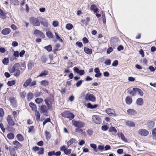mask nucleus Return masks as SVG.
<instances>
[{
  "instance_id": "1",
  "label": "nucleus",
  "mask_w": 156,
  "mask_h": 156,
  "mask_svg": "<svg viewBox=\"0 0 156 156\" xmlns=\"http://www.w3.org/2000/svg\"><path fill=\"white\" fill-rule=\"evenodd\" d=\"M30 23L34 26H39L40 23L39 21L37 18L32 17L30 19Z\"/></svg>"
},
{
  "instance_id": "2",
  "label": "nucleus",
  "mask_w": 156,
  "mask_h": 156,
  "mask_svg": "<svg viewBox=\"0 0 156 156\" xmlns=\"http://www.w3.org/2000/svg\"><path fill=\"white\" fill-rule=\"evenodd\" d=\"M62 115L64 117L67 118L71 120L74 117V115L69 112H65L62 113Z\"/></svg>"
},
{
  "instance_id": "3",
  "label": "nucleus",
  "mask_w": 156,
  "mask_h": 156,
  "mask_svg": "<svg viewBox=\"0 0 156 156\" xmlns=\"http://www.w3.org/2000/svg\"><path fill=\"white\" fill-rule=\"evenodd\" d=\"M92 120L93 122L97 124H99L101 122L100 117L97 115H93L92 117Z\"/></svg>"
},
{
  "instance_id": "4",
  "label": "nucleus",
  "mask_w": 156,
  "mask_h": 156,
  "mask_svg": "<svg viewBox=\"0 0 156 156\" xmlns=\"http://www.w3.org/2000/svg\"><path fill=\"white\" fill-rule=\"evenodd\" d=\"M72 122L74 126L79 128L82 127L85 125L84 123L81 121H76L73 120Z\"/></svg>"
},
{
  "instance_id": "5",
  "label": "nucleus",
  "mask_w": 156,
  "mask_h": 156,
  "mask_svg": "<svg viewBox=\"0 0 156 156\" xmlns=\"http://www.w3.org/2000/svg\"><path fill=\"white\" fill-rule=\"evenodd\" d=\"M95 97L93 94H89L88 93L85 95V100L86 101H90L94 102L95 101Z\"/></svg>"
},
{
  "instance_id": "6",
  "label": "nucleus",
  "mask_w": 156,
  "mask_h": 156,
  "mask_svg": "<svg viewBox=\"0 0 156 156\" xmlns=\"http://www.w3.org/2000/svg\"><path fill=\"white\" fill-rule=\"evenodd\" d=\"M105 111L106 112L111 116H116L117 115L114 110L112 109L108 108L106 109Z\"/></svg>"
},
{
  "instance_id": "7",
  "label": "nucleus",
  "mask_w": 156,
  "mask_h": 156,
  "mask_svg": "<svg viewBox=\"0 0 156 156\" xmlns=\"http://www.w3.org/2000/svg\"><path fill=\"white\" fill-rule=\"evenodd\" d=\"M60 149L61 151H63L64 153L66 155L69 154L71 152V149H68L66 148V147L64 145L61 147Z\"/></svg>"
},
{
  "instance_id": "8",
  "label": "nucleus",
  "mask_w": 156,
  "mask_h": 156,
  "mask_svg": "<svg viewBox=\"0 0 156 156\" xmlns=\"http://www.w3.org/2000/svg\"><path fill=\"white\" fill-rule=\"evenodd\" d=\"M40 110V112L41 113L44 114V115L46 116H48V115H47L48 109L45 105H42L41 106Z\"/></svg>"
},
{
  "instance_id": "9",
  "label": "nucleus",
  "mask_w": 156,
  "mask_h": 156,
  "mask_svg": "<svg viewBox=\"0 0 156 156\" xmlns=\"http://www.w3.org/2000/svg\"><path fill=\"white\" fill-rule=\"evenodd\" d=\"M7 121L9 125L11 126L14 125L15 122L13 120L12 117L10 115H8L6 118Z\"/></svg>"
},
{
  "instance_id": "10",
  "label": "nucleus",
  "mask_w": 156,
  "mask_h": 156,
  "mask_svg": "<svg viewBox=\"0 0 156 156\" xmlns=\"http://www.w3.org/2000/svg\"><path fill=\"white\" fill-rule=\"evenodd\" d=\"M139 134L143 136H146L149 134V132L146 129H140L138 130Z\"/></svg>"
},
{
  "instance_id": "11",
  "label": "nucleus",
  "mask_w": 156,
  "mask_h": 156,
  "mask_svg": "<svg viewBox=\"0 0 156 156\" xmlns=\"http://www.w3.org/2000/svg\"><path fill=\"white\" fill-rule=\"evenodd\" d=\"M34 34L36 36H40L42 38H44V36L42 32L37 30L36 29L35 30Z\"/></svg>"
},
{
  "instance_id": "12",
  "label": "nucleus",
  "mask_w": 156,
  "mask_h": 156,
  "mask_svg": "<svg viewBox=\"0 0 156 156\" xmlns=\"http://www.w3.org/2000/svg\"><path fill=\"white\" fill-rule=\"evenodd\" d=\"M40 23L43 26L45 27H47L48 26V23L47 20L45 19H44L42 18H40Z\"/></svg>"
},
{
  "instance_id": "13",
  "label": "nucleus",
  "mask_w": 156,
  "mask_h": 156,
  "mask_svg": "<svg viewBox=\"0 0 156 156\" xmlns=\"http://www.w3.org/2000/svg\"><path fill=\"white\" fill-rule=\"evenodd\" d=\"M11 32V30L9 28H6L3 29L1 32V33L4 35L9 34Z\"/></svg>"
},
{
  "instance_id": "14",
  "label": "nucleus",
  "mask_w": 156,
  "mask_h": 156,
  "mask_svg": "<svg viewBox=\"0 0 156 156\" xmlns=\"http://www.w3.org/2000/svg\"><path fill=\"white\" fill-rule=\"evenodd\" d=\"M32 79L31 78H29L27 79L24 83L23 84V87H26L28 86H30V85Z\"/></svg>"
},
{
  "instance_id": "15",
  "label": "nucleus",
  "mask_w": 156,
  "mask_h": 156,
  "mask_svg": "<svg viewBox=\"0 0 156 156\" xmlns=\"http://www.w3.org/2000/svg\"><path fill=\"white\" fill-rule=\"evenodd\" d=\"M128 114L131 115H134L136 114V111L133 109H129L127 110Z\"/></svg>"
},
{
  "instance_id": "16",
  "label": "nucleus",
  "mask_w": 156,
  "mask_h": 156,
  "mask_svg": "<svg viewBox=\"0 0 156 156\" xmlns=\"http://www.w3.org/2000/svg\"><path fill=\"white\" fill-rule=\"evenodd\" d=\"M29 105L30 107L32 108V110L34 111H36L37 107L36 105L32 102H30L29 104Z\"/></svg>"
},
{
  "instance_id": "17",
  "label": "nucleus",
  "mask_w": 156,
  "mask_h": 156,
  "mask_svg": "<svg viewBox=\"0 0 156 156\" xmlns=\"http://www.w3.org/2000/svg\"><path fill=\"white\" fill-rule=\"evenodd\" d=\"M126 124L127 126L129 127H134L135 125V123L131 121H128L126 122Z\"/></svg>"
},
{
  "instance_id": "18",
  "label": "nucleus",
  "mask_w": 156,
  "mask_h": 156,
  "mask_svg": "<svg viewBox=\"0 0 156 156\" xmlns=\"http://www.w3.org/2000/svg\"><path fill=\"white\" fill-rule=\"evenodd\" d=\"M85 52L89 55H91L92 53V49L87 47H85L84 49Z\"/></svg>"
},
{
  "instance_id": "19",
  "label": "nucleus",
  "mask_w": 156,
  "mask_h": 156,
  "mask_svg": "<svg viewBox=\"0 0 156 156\" xmlns=\"http://www.w3.org/2000/svg\"><path fill=\"white\" fill-rule=\"evenodd\" d=\"M90 9L91 10H93L94 13H97L98 12V9L97 7L94 4H93L91 5Z\"/></svg>"
},
{
  "instance_id": "20",
  "label": "nucleus",
  "mask_w": 156,
  "mask_h": 156,
  "mask_svg": "<svg viewBox=\"0 0 156 156\" xmlns=\"http://www.w3.org/2000/svg\"><path fill=\"white\" fill-rule=\"evenodd\" d=\"M125 100L126 103L128 105H130L132 103V99L129 96H128L126 97Z\"/></svg>"
},
{
  "instance_id": "21",
  "label": "nucleus",
  "mask_w": 156,
  "mask_h": 156,
  "mask_svg": "<svg viewBox=\"0 0 156 156\" xmlns=\"http://www.w3.org/2000/svg\"><path fill=\"white\" fill-rule=\"evenodd\" d=\"M48 71L45 70L41 73L39 75L38 77H44L46 76V75H48Z\"/></svg>"
},
{
  "instance_id": "22",
  "label": "nucleus",
  "mask_w": 156,
  "mask_h": 156,
  "mask_svg": "<svg viewBox=\"0 0 156 156\" xmlns=\"http://www.w3.org/2000/svg\"><path fill=\"white\" fill-rule=\"evenodd\" d=\"M41 85L44 87L47 86L49 84V82L46 80H42L40 82Z\"/></svg>"
},
{
  "instance_id": "23",
  "label": "nucleus",
  "mask_w": 156,
  "mask_h": 156,
  "mask_svg": "<svg viewBox=\"0 0 156 156\" xmlns=\"http://www.w3.org/2000/svg\"><path fill=\"white\" fill-rule=\"evenodd\" d=\"M41 59L42 62L43 63H45L47 61L48 57L47 56L43 55L41 57Z\"/></svg>"
},
{
  "instance_id": "24",
  "label": "nucleus",
  "mask_w": 156,
  "mask_h": 156,
  "mask_svg": "<svg viewBox=\"0 0 156 156\" xmlns=\"http://www.w3.org/2000/svg\"><path fill=\"white\" fill-rule=\"evenodd\" d=\"M136 103L138 105H141L143 103V100L142 98H138L136 101Z\"/></svg>"
},
{
  "instance_id": "25",
  "label": "nucleus",
  "mask_w": 156,
  "mask_h": 156,
  "mask_svg": "<svg viewBox=\"0 0 156 156\" xmlns=\"http://www.w3.org/2000/svg\"><path fill=\"white\" fill-rule=\"evenodd\" d=\"M136 89V88H133V90L128 93L133 96H134L136 94V90L135 89Z\"/></svg>"
},
{
  "instance_id": "26",
  "label": "nucleus",
  "mask_w": 156,
  "mask_h": 156,
  "mask_svg": "<svg viewBox=\"0 0 156 156\" xmlns=\"http://www.w3.org/2000/svg\"><path fill=\"white\" fill-rule=\"evenodd\" d=\"M16 138L17 140L20 141H22L24 140L23 136L20 134H17Z\"/></svg>"
},
{
  "instance_id": "27",
  "label": "nucleus",
  "mask_w": 156,
  "mask_h": 156,
  "mask_svg": "<svg viewBox=\"0 0 156 156\" xmlns=\"http://www.w3.org/2000/svg\"><path fill=\"white\" fill-rule=\"evenodd\" d=\"M12 144L16 146V147L18 148H20L22 147L21 144L17 140H15L13 142Z\"/></svg>"
},
{
  "instance_id": "28",
  "label": "nucleus",
  "mask_w": 156,
  "mask_h": 156,
  "mask_svg": "<svg viewBox=\"0 0 156 156\" xmlns=\"http://www.w3.org/2000/svg\"><path fill=\"white\" fill-rule=\"evenodd\" d=\"M98 107V105H92L90 103H88L87 104V107L88 108L91 109H94Z\"/></svg>"
},
{
  "instance_id": "29",
  "label": "nucleus",
  "mask_w": 156,
  "mask_h": 156,
  "mask_svg": "<svg viewBox=\"0 0 156 156\" xmlns=\"http://www.w3.org/2000/svg\"><path fill=\"white\" fill-rule=\"evenodd\" d=\"M135 89L136 90V93L140 96H142L143 95V92L140 89L138 88H136Z\"/></svg>"
},
{
  "instance_id": "30",
  "label": "nucleus",
  "mask_w": 156,
  "mask_h": 156,
  "mask_svg": "<svg viewBox=\"0 0 156 156\" xmlns=\"http://www.w3.org/2000/svg\"><path fill=\"white\" fill-rule=\"evenodd\" d=\"M118 136L119 137L121 138V139L124 141H126V139L125 138L124 134L122 133H119L118 134Z\"/></svg>"
},
{
  "instance_id": "31",
  "label": "nucleus",
  "mask_w": 156,
  "mask_h": 156,
  "mask_svg": "<svg viewBox=\"0 0 156 156\" xmlns=\"http://www.w3.org/2000/svg\"><path fill=\"white\" fill-rule=\"evenodd\" d=\"M7 137L9 140H12L14 138V136L12 133H9L7 136Z\"/></svg>"
},
{
  "instance_id": "32",
  "label": "nucleus",
  "mask_w": 156,
  "mask_h": 156,
  "mask_svg": "<svg viewBox=\"0 0 156 156\" xmlns=\"http://www.w3.org/2000/svg\"><path fill=\"white\" fill-rule=\"evenodd\" d=\"M154 126V122L153 121L150 122L148 124V126L150 129L152 128Z\"/></svg>"
},
{
  "instance_id": "33",
  "label": "nucleus",
  "mask_w": 156,
  "mask_h": 156,
  "mask_svg": "<svg viewBox=\"0 0 156 156\" xmlns=\"http://www.w3.org/2000/svg\"><path fill=\"white\" fill-rule=\"evenodd\" d=\"M35 112V114L36 120L38 121L40 119L41 114L39 112L37 111V110H36V111Z\"/></svg>"
},
{
  "instance_id": "34",
  "label": "nucleus",
  "mask_w": 156,
  "mask_h": 156,
  "mask_svg": "<svg viewBox=\"0 0 156 156\" xmlns=\"http://www.w3.org/2000/svg\"><path fill=\"white\" fill-rule=\"evenodd\" d=\"M33 95L30 92L28 93L27 95V99L28 101H30L31 99H32L33 98Z\"/></svg>"
},
{
  "instance_id": "35",
  "label": "nucleus",
  "mask_w": 156,
  "mask_h": 156,
  "mask_svg": "<svg viewBox=\"0 0 156 156\" xmlns=\"http://www.w3.org/2000/svg\"><path fill=\"white\" fill-rule=\"evenodd\" d=\"M46 35L49 38H51L53 37V34L50 31H48L46 33Z\"/></svg>"
},
{
  "instance_id": "36",
  "label": "nucleus",
  "mask_w": 156,
  "mask_h": 156,
  "mask_svg": "<svg viewBox=\"0 0 156 156\" xmlns=\"http://www.w3.org/2000/svg\"><path fill=\"white\" fill-rule=\"evenodd\" d=\"M43 101V99L41 98H37L35 99V102L38 104L42 102Z\"/></svg>"
},
{
  "instance_id": "37",
  "label": "nucleus",
  "mask_w": 156,
  "mask_h": 156,
  "mask_svg": "<svg viewBox=\"0 0 156 156\" xmlns=\"http://www.w3.org/2000/svg\"><path fill=\"white\" fill-rule=\"evenodd\" d=\"M44 49L47 50L48 51L50 52L52 50V47L51 45H49L45 47Z\"/></svg>"
},
{
  "instance_id": "38",
  "label": "nucleus",
  "mask_w": 156,
  "mask_h": 156,
  "mask_svg": "<svg viewBox=\"0 0 156 156\" xmlns=\"http://www.w3.org/2000/svg\"><path fill=\"white\" fill-rule=\"evenodd\" d=\"M75 140L74 139L72 138L67 142V145L69 146L71 145L75 141Z\"/></svg>"
},
{
  "instance_id": "39",
  "label": "nucleus",
  "mask_w": 156,
  "mask_h": 156,
  "mask_svg": "<svg viewBox=\"0 0 156 156\" xmlns=\"http://www.w3.org/2000/svg\"><path fill=\"white\" fill-rule=\"evenodd\" d=\"M73 27V25L70 23L67 24L66 26V28L68 30H71Z\"/></svg>"
},
{
  "instance_id": "40",
  "label": "nucleus",
  "mask_w": 156,
  "mask_h": 156,
  "mask_svg": "<svg viewBox=\"0 0 156 156\" xmlns=\"http://www.w3.org/2000/svg\"><path fill=\"white\" fill-rule=\"evenodd\" d=\"M15 83V80H12V81H8L7 83V84L9 86H11L14 85Z\"/></svg>"
},
{
  "instance_id": "41",
  "label": "nucleus",
  "mask_w": 156,
  "mask_h": 156,
  "mask_svg": "<svg viewBox=\"0 0 156 156\" xmlns=\"http://www.w3.org/2000/svg\"><path fill=\"white\" fill-rule=\"evenodd\" d=\"M109 132H112V131H114L115 133H116L117 132V130L115 129V128L114 127H111L109 129Z\"/></svg>"
},
{
  "instance_id": "42",
  "label": "nucleus",
  "mask_w": 156,
  "mask_h": 156,
  "mask_svg": "<svg viewBox=\"0 0 156 156\" xmlns=\"http://www.w3.org/2000/svg\"><path fill=\"white\" fill-rule=\"evenodd\" d=\"M15 98L14 97H10L9 98V101L12 104H14L16 102Z\"/></svg>"
},
{
  "instance_id": "43",
  "label": "nucleus",
  "mask_w": 156,
  "mask_h": 156,
  "mask_svg": "<svg viewBox=\"0 0 156 156\" xmlns=\"http://www.w3.org/2000/svg\"><path fill=\"white\" fill-rule=\"evenodd\" d=\"M34 65V64L33 62L29 63L28 64V69H29L31 70L33 66Z\"/></svg>"
},
{
  "instance_id": "44",
  "label": "nucleus",
  "mask_w": 156,
  "mask_h": 156,
  "mask_svg": "<svg viewBox=\"0 0 156 156\" xmlns=\"http://www.w3.org/2000/svg\"><path fill=\"white\" fill-rule=\"evenodd\" d=\"M44 149L43 147L41 148L39 150V151L37 152L38 154H42L44 153Z\"/></svg>"
},
{
  "instance_id": "45",
  "label": "nucleus",
  "mask_w": 156,
  "mask_h": 156,
  "mask_svg": "<svg viewBox=\"0 0 156 156\" xmlns=\"http://www.w3.org/2000/svg\"><path fill=\"white\" fill-rule=\"evenodd\" d=\"M76 45L79 48H81L83 46L82 43L79 41L76 42Z\"/></svg>"
},
{
  "instance_id": "46",
  "label": "nucleus",
  "mask_w": 156,
  "mask_h": 156,
  "mask_svg": "<svg viewBox=\"0 0 156 156\" xmlns=\"http://www.w3.org/2000/svg\"><path fill=\"white\" fill-rule=\"evenodd\" d=\"M50 118H48L44 121L43 123V125L44 126L47 122H50Z\"/></svg>"
},
{
  "instance_id": "47",
  "label": "nucleus",
  "mask_w": 156,
  "mask_h": 156,
  "mask_svg": "<svg viewBox=\"0 0 156 156\" xmlns=\"http://www.w3.org/2000/svg\"><path fill=\"white\" fill-rule=\"evenodd\" d=\"M45 134L47 138L48 139H50L51 137V135L50 133L47 131L45 132Z\"/></svg>"
},
{
  "instance_id": "48",
  "label": "nucleus",
  "mask_w": 156,
  "mask_h": 156,
  "mask_svg": "<svg viewBox=\"0 0 156 156\" xmlns=\"http://www.w3.org/2000/svg\"><path fill=\"white\" fill-rule=\"evenodd\" d=\"M108 127L106 125H104L101 127V129L103 131H106L108 130Z\"/></svg>"
},
{
  "instance_id": "49",
  "label": "nucleus",
  "mask_w": 156,
  "mask_h": 156,
  "mask_svg": "<svg viewBox=\"0 0 156 156\" xmlns=\"http://www.w3.org/2000/svg\"><path fill=\"white\" fill-rule=\"evenodd\" d=\"M113 51V49L112 47H110L108 48L107 51V53L109 54Z\"/></svg>"
},
{
  "instance_id": "50",
  "label": "nucleus",
  "mask_w": 156,
  "mask_h": 156,
  "mask_svg": "<svg viewBox=\"0 0 156 156\" xmlns=\"http://www.w3.org/2000/svg\"><path fill=\"white\" fill-rule=\"evenodd\" d=\"M9 62V60L8 58H4L2 61V62L3 64H7Z\"/></svg>"
},
{
  "instance_id": "51",
  "label": "nucleus",
  "mask_w": 156,
  "mask_h": 156,
  "mask_svg": "<svg viewBox=\"0 0 156 156\" xmlns=\"http://www.w3.org/2000/svg\"><path fill=\"white\" fill-rule=\"evenodd\" d=\"M118 64V61L117 60H115L113 62L112 65L114 67L116 66Z\"/></svg>"
},
{
  "instance_id": "52",
  "label": "nucleus",
  "mask_w": 156,
  "mask_h": 156,
  "mask_svg": "<svg viewBox=\"0 0 156 156\" xmlns=\"http://www.w3.org/2000/svg\"><path fill=\"white\" fill-rule=\"evenodd\" d=\"M75 132H78L79 133H82L83 132V130L79 128H77L75 129Z\"/></svg>"
},
{
  "instance_id": "53",
  "label": "nucleus",
  "mask_w": 156,
  "mask_h": 156,
  "mask_svg": "<svg viewBox=\"0 0 156 156\" xmlns=\"http://www.w3.org/2000/svg\"><path fill=\"white\" fill-rule=\"evenodd\" d=\"M83 81V80H80L77 82L76 84V86L77 87H79L82 84V83Z\"/></svg>"
},
{
  "instance_id": "54",
  "label": "nucleus",
  "mask_w": 156,
  "mask_h": 156,
  "mask_svg": "<svg viewBox=\"0 0 156 156\" xmlns=\"http://www.w3.org/2000/svg\"><path fill=\"white\" fill-rule=\"evenodd\" d=\"M102 17L103 19V22L105 23H106L105 16L104 13L102 12Z\"/></svg>"
},
{
  "instance_id": "55",
  "label": "nucleus",
  "mask_w": 156,
  "mask_h": 156,
  "mask_svg": "<svg viewBox=\"0 0 156 156\" xmlns=\"http://www.w3.org/2000/svg\"><path fill=\"white\" fill-rule=\"evenodd\" d=\"M104 63L106 65H110L111 63V60L110 59L107 60L105 61Z\"/></svg>"
},
{
  "instance_id": "56",
  "label": "nucleus",
  "mask_w": 156,
  "mask_h": 156,
  "mask_svg": "<svg viewBox=\"0 0 156 156\" xmlns=\"http://www.w3.org/2000/svg\"><path fill=\"white\" fill-rule=\"evenodd\" d=\"M83 43L84 44H86L88 43L89 41L88 39L86 37H84L83 38Z\"/></svg>"
},
{
  "instance_id": "57",
  "label": "nucleus",
  "mask_w": 156,
  "mask_h": 156,
  "mask_svg": "<svg viewBox=\"0 0 156 156\" xmlns=\"http://www.w3.org/2000/svg\"><path fill=\"white\" fill-rule=\"evenodd\" d=\"M39 147L37 146L34 147L33 148V150L35 152L37 151H39Z\"/></svg>"
},
{
  "instance_id": "58",
  "label": "nucleus",
  "mask_w": 156,
  "mask_h": 156,
  "mask_svg": "<svg viewBox=\"0 0 156 156\" xmlns=\"http://www.w3.org/2000/svg\"><path fill=\"white\" fill-rule=\"evenodd\" d=\"M0 127L3 133H4L5 131V129L4 127L3 124L1 123H0Z\"/></svg>"
},
{
  "instance_id": "59",
  "label": "nucleus",
  "mask_w": 156,
  "mask_h": 156,
  "mask_svg": "<svg viewBox=\"0 0 156 156\" xmlns=\"http://www.w3.org/2000/svg\"><path fill=\"white\" fill-rule=\"evenodd\" d=\"M19 52L18 51H14L13 53V55L16 57H18L19 56Z\"/></svg>"
},
{
  "instance_id": "60",
  "label": "nucleus",
  "mask_w": 156,
  "mask_h": 156,
  "mask_svg": "<svg viewBox=\"0 0 156 156\" xmlns=\"http://www.w3.org/2000/svg\"><path fill=\"white\" fill-rule=\"evenodd\" d=\"M36 80L33 81L32 82H31L30 85V86L32 87L34 86L36 84Z\"/></svg>"
},
{
  "instance_id": "61",
  "label": "nucleus",
  "mask_w": 156,
  "mask_h": 156,
  "mask_svg": "<svg viewBox=\"0 0 156 156\" xmlns=\"http://www.w3.org/2000/svg\"><path fill=\"white\" fill-rule=\"evenodd\" d=\"M34 130V127L33 126H31L29 127V132H32Z\"/></svg>"
},
{
  "instance_id": "62",
  "label": "nucleus",
  "mask_w": 156,
  "mask_h": 156,
  "mask_svg": "<svg viewBox=\"0 0 156 156\" xmlns=\"http://www.w3.org/2000/svg\"><path fill=\"white\" fill-rule=\"evenodd\" d=\"M102 75L101 73H96L95 75V76L97 78H100Z\"/></svg>"
},
{
  "instance_id": "63",
  "label": "nucleus",
  "mask_w": 156,
  "mask_h": 156,
  "mask_svg": "<svg viewBox=\"0 0 156 156\" xmlns=\"http://www.w3.org/2000/svg\"><path fill=\"white\" fill-rule=\"evenodd\" d=\"M152 134L154 136H156V128L153 129L152 130Z\"/></svg>"
},
{
  "instance_id": "64",
  "label": "nucleus",
  "mask_w": 156,
  "mask_h": 156,
  "mask_svg": "<svg viewBox=\"0 0 156 156\" xmlns=\"http://www.w3.org/2000/svg\"><path fill=\"white\" fill-rule=\"evenodd\" d=\"M52 25L54 27H56L58 26V23L57 21H54L53 22Z\"/></svg>"
}]
</instances>
